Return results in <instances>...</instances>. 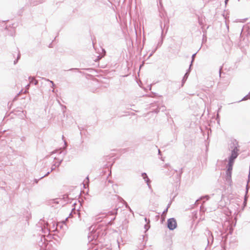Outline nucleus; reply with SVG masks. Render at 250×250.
Here are the masks:
<instances>
[{
	"label": "nucleus",
	"mask_w": 250,
	"mask_h": 250,
	"mask_svg": "<svg viewBox=\"0 0 250 250\" xmlns=\"http://www.w3.org/2000/svg\"><path fill=\"white\" fill-rule=\"evenodd\" d=\"M239 147L238 142L236 140H233L230 144V148L232 149V150L231 154L229 157V164L233 165L235 160L238 156Z\"/></svg>",
	"instance_id": "f257e3e1"
},
{
	"label": "nucleus",
	"mask_w": 250,
	"mask_h": 250,
	"mask_svg": "<svg viewBox=\"0 0 250 250\" xmlns=\"http://www.w3.org/2000/svg\"><path fill=\"white\" fill-rule=\"evenodd\" d=\"M177 227V222L174 218H170L167 219V227L170 230H173Z\"/></svg>",
	"instance_id": "f03ea898"
},
{
	"label": "nucleus",
	"mask_w": 250,
	"mask_h": 250,
	"mask_svg": "<svg viewBox=\"0 0 250 250\" xmlns=\"http://www.w3.org/2000/svg\"><path fill=\"white\" fill-rule=\"evenodd\" d=\"M233 165L228 164L227 168V169L226 171V180L228 182H229L231 180V173L233 167Z\"/></svg>",
	"instance_id": "7ed1b4c3"
},
{
	"label": "nucleus",
	"mask_w": 250,
	"mask_h": 250,
	"mask_svg": "<svg viewBox=\"0 0 250 250\" xmlns=\"http://www.w3.org/2000/svg\"><path fill=\"white\" fill-rule=\"evenodd\" d=\"M190 71H191V67H190V66H189L188 69L187 70V71H186V73L185 74V75L183 78V79L182 80V86H183L184 85V83L186 82V81L189 75Z\"/></svg>",
	"instance_id": "20e7f679"
},
{
	"label": "nucleus",
	"mask_w": 250,
	"mask_h": 250,
	"mask_svg": "<svg viewBox=\"0 0 250 250\" xmlns=\"http://www.w3.org/2000/svg\"><path fill=\"white\" fill-rule=\"evenodd\" d=\"M207 234L208 236V238H207V240H208V244H209L210 243V244H212L213 242V240H214V238H213V235H212V232L208 230L207 231Z\"/></svg>",
	"instance_id": "39448f33"
},
{
	"label": "nucleus",
	"mask_w": 250,
	"mask_h": 250,
	"mask_svg": "<svg viewBox=\"0 0 250 250\" xmlns=\"http://www.w3.org/2000/svg\"><path fill=\"white\" fill-rule=\"evenodd\" d=\"M166 110V107L164 105H162L160 106H157V107L156 109H155V108L152 109V112H154L155 113H158L160 111L163 112V111H165Z\"/></svg>",
	"instance_id": "423d86ee"
},
{
	"label": "nucleus",
	"mask_w": 250,
	"mask_h": 250,
	"mask_svg": "<svg viewBox=\"0 0 250 250\" xmlns=\"http://www.w3.org/2000/svg\"><path fill=\"white\" fill-rule=\"evenodd\" d=\"M142 176L143 178L144 179V180L146 181V183L148 187L150 188V180L149 179V178L148 177V176L146 174V173L145 172L142 173Z\"/></svg>",
	"instance_id": "0eeeda50"
},
{
	"label": "nucleus",
	"mask_w": 250,
	"mask_h": 250,
	"mask_svg": "<svg viewBox=\"0 0 250 250\" xmlns=\"http://www.w3.org/2000/svg\"><path fill=\"white\" fill-rule=\"evenodd\" d=\"M63 141H64V145H65V146L63 147V149L62 151L57 150V151L59 152L60 154L62 155L63 157L67 153V151H66L67 142H66L65 140H63Z\"/></svg>",
	"instance_id": "6e6552de"
},
{
	"label": "nucleus",
	"mask_w": 250,
	"mask_h": 250,
	"mask_svg": "<svg viewBox=\"0 0 250 250\" xmlns=\"http://www.w3.org/2000/svg\"><path fill=\"white\" fill-rule=\"evenodd\" d=\"M28 79L30 81V83H34L35 85H37L38 84V81L37 80H35L34 77L30 76L28 77Z\"/></svg>",
	"instance_id": "1a4fd4ad"
},
{
	"label": "nucleus",
	"mask_w": 250,
	"mask_h": 250,
	"mask_svg": "<svg viewBox=\"0 0 250 250\" xmlns=\"http://www.w3.org/2000/svg\"><path fill=\"white\" fill-rule=\"evenodd\" d=\"M164 38V36L163 34V30H162V34H161V39L160 41H159V42L157 44V47L161 46V45L162 44V43L163 42Z\"/></svg>",
	"instance_id": "9d476101"
},
{
	"label": "nucleus",
	"mask_w": 250,
	"mask_h": 250,
	"mask_svg": "<svg viewBox=\"0 0 250 250\" xmlns=\"http://www.w3.org/2000/svg\"><path fill=\"white\" fill-rule=\"evenodd\" d=\"M118 210V208H116L114 210L109 211L108 214L109 215H116L117 214Z\"/></svg>",
	"instance_id": "9b49d317"
},
{
	"label": "nucleus",
	"mask_w": 250,
	"mask_h": 250,
	"mask_svg": "<svg viewBox=\"0 0 250 250\" xmlns=\"http://www.w3.org/2000/svg\"><path fill=\"white\" fill-rule=\"evenodd\" d=\"M247 195L245 194V197H244V201L243 202V207L242 208V210H244L245 208L247 206Z\"/></svg>",
	"instance_id": "f8f14e48"
},
{
	"label": "nucleus",
	"mask_w": 250,
	"mask_h": 250,
	"mask_svg": "<svg viewBox=\"0 0 250 250\" xmlns=\"http://www.w3.org/2000/svg\"><path fill=\"white\" fill-rule=\"evenodd\" d=\"M197 53V52H196L195 53L193 54L191 56V61L189 65L190 67H191L192 66L193 62L194 61L195 57L196 56Z\"/></svg>",
	"instance_id": "ddd939ff"
},
{
	"label": "nucleus",
	"mask_w": 250,
	"mask_h": 250,
	"mask_svg": "<svg viewBox=\"0 0 250 250\" xmlns=\"http://www.w3.org/2000/svg\"><path fill=\"white\" fill-rule=\"evenodd\" d=\"M118 198L121 202H123L125 204L126 208H129V207L127 204V203L122 198L120 197V196H118Z\"/></svg>",
	"instance_id": "4468645a"
},
{
	"label": "nucleus",
	"mask_w": 250,
	"mask_h": 250,
	"mask_svg": "<svg viewBox=\"0 0 250 250\" xmlns=\"http://www.w3.org/2000/svg\"><path fill=\"white\" fill-rule=\"evenodd\" d=\"M76 212H78V209L76 210L75 208H72L69 217H71L73 215V213H76Z\"/></svg>",
	"instance_id": "2eb2a0df"
},
{
	"label": "nucleus",
	"mask_w": 250,
	"mask_h": 250,
	"mask_svg": "<svg viewBox=\"0 0 250 250\" xmlns=\"http://www.w3.org/2000/svg\"><path fill=\"white\" fill-rule=\"evenodd\" d=\"M30 2V5H35L38 4L36 0H28Z\"/></svg>",
	"instance_id": "dca6fc26"
},
{
	"label": "nucleus",
	"mask_w": 250,
	"mask_h": 250,
	"mask_svg": "<svg viewBox=\"0 0 250 250\" xmlns=\"http://www.w3.org/2000/svg\"><path fill=\"white\" fill-rule=\"evenodd\" d=\"M30 83H29V84H27L26 85V86H25L26 89H25V90L24 92V93H26L28 92V89H29V88L30 87Z\"/></svg>",
	"instance_id": "f3484780"
},
{
	"label": "nucleus",
	"mask_w": 250,
	"mask_h": 250,
	"mask_svg": "<svg viewBox=\"0 0 250 250\" xmlns=\"http://www.w3.org/2000/svg\"><path fill=\"white\" fill-rule=\"evenodd\" d=\"M62 159L61 160H60V161L57 164L56 163L54 165V166L57 167H59L61 164L62 163Z\"/></svg>",
	"instance_id": "a211bd4d"
},
{
	"label": "nucleus",
	"mask_w": 250,
	"mask_h": 250,
	"mask_svg": "<svg viewBox=\"0 0 250 250\" xmlns=\"http://www.w3.org/2000/svg\"><path fill=\"white\" fill-rule=\"evenodd\" d=\"M79 70H80V69L79 68H70L68 70V71H77L80 72V71Z\"/></svg>",
	"instance_id": "6ab92c4d"
},
{
	"label": "nucleus",
	"mask_w": 250,
	"mask_h": 250,
	"mask_svg": "<svg viewBox=\"0 0 250 250\" xmlns=\"http://www.w3.org/2000/svg\"><path fill=\"white\" fill-rule=\"evenodd\" d=\"M206 209L204 208L203 205L200 206V211L204 212Z\"/></svg>",
	"instance_id": "aec40b11"
},
{
	"label": "nucleus",
	"mask_w": 250,
	"mask_h": 250,
	"mask_svg": "<svg viewBox=\"0 0 250 250\" xmlns=\"http://www.w3.org/2000/svg\"><path fill=\"white\" fill-rule=\"evenodd\" d=\"M150 228V225L147 224L145 225L144 228L146 229V231H147Z\"/></svg>",
	"instance_id": "412c9836"
},
{
	"label": "nucleus",
	"mask_w": 250,
	"mask_h": 250,
	"mask_svg": "<svg viewBox=\"0 0 250 250\" xmlns=\"http://www.w3.org/2000/svg\"><path fill=\"white\" fill-rule=\"evenodd\" d=\"M45 80L47 81H49L50 83H51L52 84V87H54L55 86V83H54V82L52 81H50L49 80V79H44Z\"/></svg>",
	"instance_id": "4be33fe9"
},
{
	"label": "nucleus",
	"mask_w": 250,
	"mask_h": 250,
	"mask_svg": "<svg viewBox=\"0 0 250 250\" xmlns=\"http://www.w3.org/2000/svg\"><path fill=\"white\" fill-rule=\"evenodd\" d=\"M95 219L98 222L102 221V219L100 217L96 216Z\"/></svg>",
	"instance_id": "5701e85b"
},
{
	"label": "nucleus",
	"mask_w": 250,
	"mask_h": 250,
	"mask_svg": "<svg viewBox=\"0 0 250 250\" xmlns=\"http://www.w3.org/2000/svg\"><path fill=\"white\" fill-rule=\"evenodd\" d=\"M183 173V168H181L180 169V172H179V177H181V175L182 174V173Z\"/></svg>",
	"instance_id": "b1692460"
},
{
	"label": "nucleus",
	"mask_w": 250,
	"mask_h": 250,
	"mask_svg": "<svg viewBox=\"0 0 250 250\" xmlns=\"http://www.w3.org/2000/svg\"><path fill=\"white\" fill-rule=\"evenodd\" d=\"M50 172H51V171H50L47 172L46 174H45L44 175H43V176H42V177L40 178V179H41L43 178V177H45V176H47L48 175H49V174L50 173Z\"/></svg>",
	"instance_id": "393cba45"
},
{
	"label": "nucleus",
	"mask_w": 250,
	"mask_h": 250,
	"mask_svg": "<svg viewBox=\"0 0 250 250\" xmlns=\"http://www.w3.org/2000/svg\"><path fill=\"white\" fill-rule=\"evenodd\" d=\"M248 97H249V95L245 96L241 100L239 101V102H241L243 100H247L248 99Z\"/></svg>",
	"instance_id": "a878e982"
},
{
	"label": "nucleus",
	"mask_w": 250,
	"mask_h": 250,
	"mask_svg": "<svg viewBox=\"0 0 250 250\" xmlns=\"http://www.w3.org/2000/svg\"><path fill=\"white\" fill-rule=\"evenodd\" d=\"M250 188L249 186L247 185L246 186V194H248V190H249V188Z\"/></svg>",
	"instance_id": "bb28decb"
},
{
	"label": "nucleus",
	"mask_w": 250,
	"mask_h": 250,
	"mask_svg": "<svg viewBox=\"0 0 250 250\" xmlns=\"http://www.w3.org/2000/svg\"><path fill=\"white\" fill-rule=\"evenodd\" d=\"M204 198H206L207 200H208L209 199V196L208 195H206L205 197H201L200 199L201 200Z\"/></svg>",
	"instance_id": "cd10ccee"
},
{
	"label": "nucleus",
	"mask_w": 250,
	"mask_h": 250,
	"mask_svg": "<svg viewBox=\"0 0 250 250\" xmlns=\"http://www.w3.org/2000/svg\"><path fill=\"white\" fill-rule=\"evenodd\" d=\"M95 235L93 236V237L92 238L90 236H88V239L89 240H92V239H94L95 238Z\"/></svg>",
	"instance_id": "c85d7f7f"
},
{
	"label": "nucleus",
	"mask_w": 250,
	"mask_h": 250,
	"mask_svg": "<svg viewBox=\"0 0 250 250\" xmlns=\"http://www.w3.org/2000/svg\"><path fill=\"white\" fill-rule=\"evenodd\" d=\"M40 179V178L39 179H35L34 181V182L36 183V184H37L39 181V180Z\"/></svg>",
	"instance_id": "c756f323"
},
{
	"label": "nucleus",
	"mask_w": 250,
	"mask_h": 250,
	"mask_svg": "<svg viewBox=\"0 0 250 250\" xmlns=\"http://www.w3.org/2000/svg\"><path fill=\"white\" fill-rule=\"evenodd\" d=\"M167 208H166L163 212V214H165V213H166L167 211Z\"/></svg>",
	"instance_id": "7c9ffc66"
},
{
	"label": "nucleus",
	"mask_w": 250,
	"mask_h": 250,
	"mask_svg": "<svg viewBox=\"0 0 250 250\" xmlns=\"http://www.w3.org/2000/svg\"><path fill=\"white\" fill-rule=\"evenodd\" d=\"M20 57H21V54H20V52H19V54L18 55L17 59H18L19 60L20 59Z\"/></svg>",
	"instance_id": "2f4dec72"
},
{
	"label": "nucleus",
	"mask_w": 250,
	"mask_h": 250,
	"mask_svg": "<svg viewBox=\"0 0 250 250\" xmlns=\"http://www.w3.org/2000/svg\"><path fill=\"white\" fill-rule=\"evenodd\" d=\"M222 67H223V66H221L220 67V68H219V75H220V76H221V72Z\"/></svg>",
	"instance_id": "473e14b6"
},
{
	"label": "nucleus",
	"mask_w": 250,
	"mask_h": 250,
	"mask_svg": "<svg viewBox=\"0 0 250 250\" xmlns=\"http://www.w3.org/2000/svg\"><path fill=\"white\" fill-rule=\"evenodd\" d=\"M18 61H19V60H18V59H16L14 61V64H16L18 62Z\"/></svg>",
	"instance_id": "72a5a7b5"
},
{
	"label": "nucleus",
	"mask_w": 250,
	"mask_h": 250,
	"mask_svg": "<svg viewBox=\"0 0 250 250\" xmlns=\"http://www.w3.org/2000/svg\"><path fill=\"white\" fill-rule=\"evenodd\" d=\"M18 61H19V60H18V59H16L14 61V64H16L18 62Z\"/></svg>",
	"instance_id": "f704fd0d"
},
{
	"label": "nucleus",
	"mask_w": 250,
	"mask_h": 250,
	"mask_svg": "<svg viewBox=\"0 0 250 250\" xmlns=\"http://www.w3.org/2000/svg\"><path fill=\"white\" fill-rule=\"evenodd\" d=\"M169 166V164H166L165 165V166H164V167L166 168V167H167Z\"/></svg>",
	"instance_id": "c9c22d12"
},
{
	"label": "nucleus",
	"mask_w": 250,
	"mask_h": 250,
	"mask_svg": "<svg viewBox=\"0 0 250 250\" xmlns=\"http://www.w3.org/2000/svg\"><path fill=\"white\" fill-rule=\"evenodd\" d=\"M155 106V104L152 103L151 104V107H154Z\"/></svg>",
	"instance_id": "e433bc0d"
},
{
	"label": "nucleus",
	"mask_w": 250,
	"mask_h": 250,
	"mask_svg": "<svg viewBox=\"0 0 250 250\" xmlns=\"http://www.w3.org/2000/svg\"><path fill=\"white\" fill-rule=\"evenodd\" d=\"M158 155H162L161 151H160V149H158Z\"/></svg>",
	"instance_id": "4c0bfd02"
},
{
	"label": "nucleus",
	"mask_w": 250,
	"mask_h": 250,
	"mask_svg": "<svg viewBox=\"0 0 250 250\" xmlns=\"http://www.w3.org/2000/svg\"><path fill=\"white\" fill-rule=\"evenodd\" d=\"M249 181L250 180V169H249Z\"/></svg>",
	"instance_id": "58836bf2"
},
{
	"label": "nucleus",
	"mask_w": 250,
	"mask_h": 250,
	"mask_svg": "<svg viewBox=\"0 0 250 250\" xmlns=\"http://www.w3.org/2000/svg\"><path fill=\"white\" fill-rule=\"evenodd\" d=\"M55 169V167H51V170H50L51 172L53 170H54Z\"/></svg>",
	"instance_id": "ea45409f"
},
{
	"label": "nucleus",
	"mask_w": 250,
	"mask_h": 250,
	"mask_svg": "<svg viewBox=\"0 0 250 250\" xmlns=\"http://www.w3.org/2000/svg\"><path fill=\"white\" fill-rule=\"evenodd\" d=\"M85 180L87 181L88 182H89V177L88 176H87L85 178Z\"/></svg>",
	"instance_id": "a19ab883"
},
{
	"label": "nucleus",
	"mask_w": 250,
	"mask_h": 250,
	"mask_svg": "<svg viewBox=\"0 0 250 250\" xmlns=\"http://www.w3.org/2000/svg\"><path fill=\"white\" fill-rule=\"evenodd\" d=\"M170 205H171V203H169V204L167 205V209L169 208V207H170Z\"/></svg>",
	"instance_id": "79ce46f5"
},
{
	"label": "nucleus",
	"mask_w": 250,
	"mask_h": 250,
	"mask_svg": "<svg viewBox=\"0 0 250 250\" xmlns=\"http://www.w3.org/2000/svg\"><path fill=\"white\" fill-rule=\"evenodd\" d=\"M199 199L197 200L196 201V202H195V204H198V202H199Z\"/></svg>",
	"instance_id": "37998d69"
},
{
	"label": "nucleus",
	"mask_w": 250,
	"mask_h": 250,
	"mask_svg": "<svg viewBox=\"0 0 250 250\" xmlns=\"http://www.w3.org/2000/svg\"><path fill=\"white\" fill-rule=\"evenodd\" d=\"M22 91V90H21L19 93L17 94V96H19Z\"/></svg>",
	"instance_id": "c03bdc74"
},
{
	"label": "nucleus",
	"mask_w": 250,
	"mask_h": 250,
	"mask_svg": "<svg viewBox=\"0 0 250 250\" xmlns=\"http://www.w3.org/2000/svg\"><path fill=\"white\" fill-rule=\"evenodd\" d=\"M229 1V0H225V4H227V2Z\"/></svg>",
	"instance_id": "a18cd8bd"
},
{
	"label": "nucleus",
	"mask_w": 250,
	"mask_h": 250,
	"mask_svg": "<svg viewBox=\"0 0 250 250\" xmlns=\"http://www.w3.org/2000/svg\"><path fill=\"white\" fill-rule=\"evenodd\" d=\"M128 209L129 210V211H130V212H132V210H131V209L130 208V207H129V208H128Z\"/></svg>",
	"instance_id": "49530a36"
},
{
	"label": "nucleus",
	"mask_w": 250,
	"mask_h": 250,
	"mask_svg": "<svg viewBox=\"0 0 250 250\" xmlns=\"http://www.w3.org/2000/svg\"><path fill=\"white\" fill-rule=\"evenodd\" d=\"M49 47H52V43H50L49 45Z\"/></svg>",
	"instance_id": "de8ad7c7"
},
{
	"label": "nucleus",
	"mask_w": 250,
	"mask_h": 250,
	"mask_svg": "<svg viewBox=\"0 0 250 250\" xmlns=\"http://www.w3.org/2000/svg\"><path fill=\"white\" fill-rule=\"evenodd\" d=\"M145 221H146V222H147V218H145Z\"/></svg>",
	"instance_id": "09e8293b"
},
{
	"label": "nucleus",
	"mask_w": 250,
	"mask_h": 250,
	"mask_svg": "<svg viewBox=\"0 0 250 250\" xmlns=\"http://www.w3.org/2000/svg\"><path fill=\"white\" fill-rule=\"evenodd\" d=\"M115 218H115V217H114V218L111 220V221H112V220H114L115 219Z\"/></svg>",
	"instance_id": "8fccbe9b"
},
{
	"label": "nucleus",
	"mask_w": 250,
	"mask_h": 250,
	"mask_svg": "<svg viewBox=\"0 0 250 250\" xmlns=\"http://www.w3.org/2000/svg\"><path fill=\"white\" fill-rule=\"evenodd\" d=\"M63 139H64V136H63V135H62V140H63Z\"/></svg>",
	"instance_id": "3c124183"
},
{
	"label": "nucleus",
	"mask_w": 250,
	"mask_h": 250,
	"mask_svg": "<svg viewBox=\"0 0 250 250\" xmlns=\"http://www.w3.org/2000/svg\"><path fill=\"white\" fill-rule=\"evenodd\" d=\"M203 40L204 41H205V40H207V39H205V40H204V39L203 38Z\"/></svg>",
	"instance_id": "603ef678"
},
{
	"label": "nucleus",
	"mask_w": 250,
	"mask_h": 250,
	"mask_svg": "<svg viewBox=\"0 0 250 250\" xmlns=\"http://www.w3.org/2000/svg\"><path fill=\"white\" fill-rule=\"evenodd\" d=\"M203 40L204 41H205V40H207V39H205V40H204V39L203 38Z\"/></svg>",
	"instance_id": "864d4df0"
},
{
	"label": "nucleus",
	"mask_w": 250,
	"mask_h": 250,
	"mask_svg": "<svg viewBox=\"0 0 250 250\" xmlns=\"http://www.w3.org/2000/svg\"><path fill=\"white\" fill-rule=\"evenodd\" d=\"M203 40L204 41H205V40H207V39H205V40H204V39L203 38Z\"/></svg>",
	"instance_id": "5fc2aeb1"
},
{
	"label": "nucleus",
	"mask_w": 250,
	"mask_h": 250,
	"mask_svg": "<svg viewBox=\"0 0 250 250\" xmlns=\"http://www.w3.org/2000/svg\"><path fill=\"white\" fill-rule=\"evenodd\" d=\"M161 159L162 160V161H164L162 158H161Z\"/></svg>",
	"instance_id": "6e6d98bb"
},
{
	"label": "nucleus",
	"mask_w": 250,
	"mask_h": 250,
	"mask_svg": "<svg viewBox=\"0 0 250 250\" xmlns=\"http://www.w3.org/2000/svg\"><path fill=\"white\" fill-rule=\"evenodd\" d=\"M152 53H151L149 55V56H151L152 55Z\"/></svg>",
	"instance_id": "4d7b16f0"
},
{
	"label": "nucleus",
	"mask_w": 250,
	"mask_h": 250,
	"mask_svg": "<svg viewBox=\"0 0 250 250\" xmlns=\"http://www.w3.org/2000/svg\"><path fill=\"white\" fill-rule=\"evenodd\" d=\"M63 107H64V108H66V106H63Z\"/></svg>",
	"instance_id": "13d9d810"
}]
</instances>
